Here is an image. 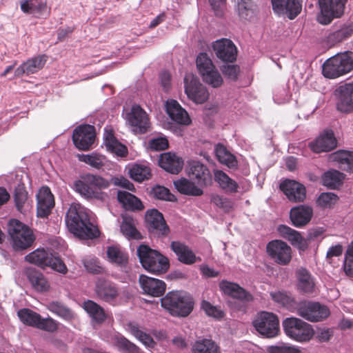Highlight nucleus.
<instances>
[{
    "mask_svg": "<svg viewBox=\"0 0 353 353\" xmlns=\"http://www.w3.org/2000/svg\"><path fill=\"white\" fill-rule=\"evenodd\" d=\"M69 231L80 239H94L99 236L98 228L90 221L85 210L80 205H72L65 216Z\"/></svg>",
    "mask_w": 353,
    "mask_h": 353,
    "instance_id": "1",
    "label": "nucleus"
},
{
    "mask_svg": "<svg viewBox=\"0 0 353 353\" xmlns=\"http://www.w3.org/2000/svg\"><path fill=\"white\" fill-rule=\"evenodd\" d=\"M110 182L102 176L90 173L81 176L73 183L74 190L82 197L90 200L103 201L105 194L101 191L110 185Z\"/></svg>",
    "mask_w": 353,
    "mask_h": 353,
    "instance_id": "2",
    "label": "nucleus"
},
{
    "mask_svg": "<svg viewBox=\"0 0 353 353\" xmlns=\"http://www.w3.org/2000/svg\"><path fill=\"white\" fill-rule=\"evenodd\" d=\"M161 306L172 316L186 317L193 310L192 297L182 291H172L161 299Z\"/></svg>",
    "mask_w": 353,
    "mask_h": 353,
    "instance_id": "3",
    "label": "nucleus"
},
{
    "mask_svg": "<svg viewBox=\"0 0 353 353\" xmlns=\"http://www.w3.org/2000/svg\"><path fill=\"white\" fill-rule=\"evenodd\" d=\"M137 255L142 266L148 272L159 274L166 272L169 269L168 259L146 245L139 246Z\"/></svg>",
    "mask_w": 353,
    "mask_h": 353,
    "instance_id": "4",
    "label": "nucleus"
},
{
    "mask_svg": "<svg viewBox=\"0 0 353 353\" xmlns=\"http://www.w3.org/2000/svg\"><path fill=\"white\" fill-rule=\"evenodd\" d=\"M353 70V59L348 52L336 54L322 65V73L328 79H336Z\"/></svg>",
    "mask_w": 353,
    "mask_h": 353,
    "instance_id": "5",
    "label": "nucleus"
},
{
    "mask_svg": "<svg viewBox=\"0 0 353 353\" xmlns=\"http://www.w3.org/2000/svg\"><path fill=\"white\" fill-rule=\"evenodd\" d=\"M25 259L28 263L38 265L41 268L50 267L53 270L63 274L68 272L66 265L60 258L54 256L44 248H38L29 253L25 256Z\"/></svg>",
    "mask_w": 353,
    "mask_h": 353,
    "instance_id": "6",
    "label": "nucleus"
},
{
    "mask_svg": "<svg viewBox=\"0 0 353 353\" xmlns=\"http://www.w3.org/2000/svg\"><path fill=\"white\" fill-rule=\"evenodd\" d=\"M8 233L15 250H23L30 247L35 240L32 231L26 225L17 220L9 222Z\"/></svg>",
    "mask_w": 353,
    "mask_h": 353,
    "instance_id": "7",
    "label": "nucleus"
},
{
    "mask_svg": "<svg viewBox=\"0 0 353 353\" xmlns=\"http://www.w3.org/2000/svg\"><path fill=\"white\" fill-rule=\"evenodd\" d=\"M196 64L203 81L213 88L220 87L223 82V78L205 52H201L196 59Z\"/></svg>",
    "mask_w": 353,
    "mask_h": 353,
    "instance_id": "8",
    "label": "nucleus"
},
{
    "mask_svg": "<svg viewBox=\"0 0 353 353\" xmlns=\"http://www.w3.org/2000/svg\"><path fill=\"white\" fill-rule=\"evenodd\" d=\"M347 0H318L320 12L317 21L323 25L330 24L335 18L341 17Z\"/></svg>",
    "mask_w": 353,
    "mask_h": 353,
    "instance_id": "9",
    "label": "nucleus"
},
{
    "mask_svg": "<svg viewBox=\"0 0 353 353\" xmlns=\"http://www.w3.org/2000/svg\"><path fill=\"white\" fill-rule=\"evenodd\" d=\"M253 325L259 334L268 338L276 336L279 331V319L276 315L272 312L259 313L254 320Z\"/></svg>",
    "mask_w": 353,
    "mask_h": 353,
    "instance_id": "10",
    "label": "nucleus"
},
{
    "mask_svg": "<svg viewBox=\"0 0 353 353\" xmlns=\"http://www.w3.org/2000/svg\"><path fill=\"white\" fill-rule=\"evenodd\" d=\"M285 333L289 337L297 341H306L309 340V326L302 320L290 317L283 322Z\"/></svg>",
    "mask_w": 353,
    "mask_h": 353,
    "instance_id": "11",
    "label": "nucleus"
},
{
    "mask_svg": "<svg viewBox=\"0 0 353 353\" xmlns=\"http://www.w3.org/2000/svg\"><path fill=\"white\" fill-rule=\"evenodd\" d=\"M189 178L199 186L205 187L212 182V175L208 167L199 161H190L186 168Z\"/></svg>",
    "mask_w": 353,
    "mask_h": 353,
    "instance_id": "12",
    "label": "nucleus"
},
{
    "mask_svg": "<svg viewBox=\"0 0 353 353\" xmlns=\"http://www.w3.org/2000/svg\"><path fill=\"white\" fill-rule=\"evenodd\" d=\"M126 120L135 133L143 134L150 128V120L145 111L139 105H134L126 114Z\"/></svg>",
    "mask_w": 353,
    "mask_h": 353,
    "instance_id": "13",
    "label": "nucleus"
},
{
    "mask_svg": "<svg viewBox=\"0 0 353 353\" xmlns=\"http://www.w3.org/2000/svg\"><path fill=\"white\" fill-rule=\"evenodd\" d=\"M267 252L279 265H288L292 259L291 248L281 240H274L268 243Z\"/></svg>",
    "mask_w": 353,
    "mask_h": 353,
    "instance_id": "14",
    "label": "nucleus"
},
{
    "mask_svg": "<svg viewBox=\"0 0 353 353\" xmlns=\"http://www.w3.org/2000/svg\"><path fill=\"white\" fill-rule=\"evenodd\" d=\"M94 292L97 296L101 301L112 303L119 297L120 289L110 280L99 279L95 283Z\"/></svg>",
    "mask_w": 353,
    "mask_h": 353,
    "instance_id": "15",
    "label": "nucleus"
},
{
    "mask_svg": "<svg viewBox=\"0 0 353 353\" xmlns=\"http://www.w3.org/2000/svg\"><path fill=\"white\" fill-rule=\"evenodd\" d=\"M185 92L188 97L198 104L203 103L208 99L209 93L207 88L199 81L194 77H186L184 79Z\"/></svg>",
    "mask_w": 353,
    "mask_h": 353,
    "instance_id": "16",
    "label": "nucleus"
},
{
    "mask_svg": "<svg viewBox=\"0 0 353 353\" xmlns=\"http://www.w3.org/2000/svg\"><path fill=\"white\" fill-rule=\"evenodd\" d=\"M94 128L90 125H83L75 128L72 134L74 145L81 150H88L94 141Z\"/></svg>",
    "mask_w": 353,
    "mask_h": 353,
    "instance_id": "17",
    "label": "nucleus"
},
{
    "mask_svg": "<svg viewBox=\"0 0 353 353\" xmlns=\"http://www.w3.org/2000/svg\"><path fill=\"white\" fill-rule=\"evenodd\" d=\"M279 188L290 201L302 202L306 197L305 187L295 180L283 179L279 185Z\"/></svg>",
    "mask_w": 353,
    "mask_h": 353,
    "instance_id": "18",
    "label": "nucleus"
},
{
    "mask_svg": "<svg viewBox=\"0 0 353 353\" xmlns=\"http://www.w3.org/2000/svg\"><path fill=\"white\" fill-rule=\"evenodd\" d=\"M145 222L149 232L158 236H166L170 232L163 214L156 209L146 212Z\"/></svg>",
    "mask_w": 353,
    "mask_h": 353,
    "instance_id": "19",
    "label": "nucleus"
},
{
    "mask_svg": "<svg viewBox=\"0 0 353 353\" xmlns=\"http://www.w3.org/2000/svg\"><path fill=\"white\" fill-rule=\"evenodd\" d=\"M336 108L344 113L353 112V82L341 85L336 90Z\"/></svg>",
    "mask_w": 353,
    "mask_h": 353,
    "instance_id": "20",
    "label": "nucleus"
},
{
    "mask_svg": "<svg viewBox=\"0 0 353 353\" xmlns=\"http://www.w3.org/2000/svg\"><path fill=\"white\" fill-rule=\"evenodd\" d=\"M272 8L277 14H286L294 19L302 10V0H272Z\"/></svg>",
    "mask_w": 353,
    "mask_h": 353,
    "instance_id": "21",
    "label": "nucleus"
},
{
    "mask_svg": "<svg viewBox=\"0 0 353 353\" xmlns=\"http://www.w3.org/2000/svg\"><path fill=\"white\" fill-rule=\"evenodd\" d=\"M37 216L41 218L47 217L54 206V196L50 188L47 186L42 187L37 194Z\"/></svg>",
    "mask_w": 353,
    "mask_h": 353,
    "instance_id": "22",
    "label": "nucleus"
},
{
    "mask_svg": "<svg viewBox=\"0 0 353 353\" xmlns=\"http://www.w3.org/2000/svg\"><path fill=\"white\" fill-rule=\"evenodd\" d=\"M212 48L216 57L225 62H233L236 60L237 50L232 41L222 39L216 41Z\"/></svg>",
    "mask_w": 353,
    "mask_h": 353,
    "instance_id": "23",
    "label": "nucleus"
},
{
    "mask_svg": "<svg viewBox=\"0 0 353 353\" xmlns=\"http://www.w3.org/2000/svg\"><path fill=\"white\" fill-rule=\"evenodd\" d=\"M139 281L143 293L151 296L159 297L165 291L166 285L161 280L141 274Z\"/></svg>",
    "mask_w": 353,
    "mask_h": 353,
    "instance_id": "24",
    "label": "nucleus"
},
{
    "mask_svg": "<svg viewBox=\"0 0 353 353\" xmlns=\"http://www.w3.org/2000/svg\"><path fill=\"white\" fill-rule=\"evenodd\" d=\"M170 248L176 254L179 261L183 264L192 265L201 261V258L197 257L191 248L184 243L178 241H172Z\"/></svg>",
    "mask_w": 353,
    "mask_h": 353,
    "instance_id": "25",
    "label": "nucleus"
},
{
    "mask_svg": "<svg viewBox=\"0 0 353 353\" xmlns=\"http://www.w3.org/2000/svg\"><path fill=\"white\" fill-rule=\"evenodd\" d=\"M165 110L170 119L174 122L183 125H188L190 123L191 119L189 114L177 101L174 99L167 100Z\"/></svg>",
    "mask_w": 353,
    "mask_h": 353,
    "instance_id": "26",
    "label": "nucleus"
},
{
    "mask_svg": "<svg viewBox=\"0 0 353 353\" xmlns=\"http://www.w3.org/2000/svg\"><path fill=\"white\" fill-rule=\"evenodd\" d=\"M337 141L331 130H324L313 143H310V149L316 153L329 152L336 147Z\"/></svg>",
    "mask_w": 353,
    "mask_h": 353,
    "instance_id": "27",
    "label": "nucleus"
},
{
    "mask_svg": "<svg viewBox=\"0 0 353 353\" xmlns=\"http://www.w3.org/2000/svg\"><path fill=\"white\" fill-rule=\"evenodd\" d=\"M221 290L225 294L241 301L250 302L253 300L252 295L235 283L222 281L219 283Z\"/></svg>",
    "mask_w": 353,
    "mask_h": 353,
    "instance_id": "28",
    "label": "nucleus"
},
{
    "mask_svg": "<svg viewBox=\"0 0 353 353\" xmlns=\"http://www.w3.org/2000/svg\"><path fill=\"white\" fill-rule=\"evenodd\" d=\"M278 232L282 237L289 241L293 246L296 247L299 250L304 251L307 249V241L298 231L285 225H280L278 227Z\"/></svg>",
    "mask_w": 353,
    "mask_h": 353,
    "instance_id": "29",
    "label": "nucleus"
},
{
    "mask_svg": "<svg viewBox=\"0 0 353 353\" xmlns=\"http://www.w3.org/2000/svg\"><path fill=\"white\" fill-rule=\"evenodd\" d=\"M46 62L45 55L32 58L19 65L15 70L14 74L16 77H21L23 74L29 75L36 73L44 66Z\"/></svg>",
    "mask_w": 353,
    "mask_h": 353,
    "instance_id": "30",
    "label": "nucleus"
},
{
    "mask_svg": "<svg viewBox=\"0 0 353 353\" xmlns=\"http://www.w3.org/2000/svg\"><path fill=\"white\" fill-rule=\"evenodd\" d=\"M159 165L172 174H178L183 168V159L170 152L163 153L159 158Z\"/></svg>",
    "mask_w": 353,
    "mask_h": 353,
    "instance_id": "31",
    "label": "nucleus"
},
{
    "mask_svg": "<svg viewBox=\"0 0 353 353\" xmlns=\"http://www.w3.org/2000/svg\"><path fill=\"white\" fill-rule=\"evenodd\" d=\"M26 275L32 288L37 292H47L50 284L44 275L38 270L30 268L27 269Z\"/></svg>",
    "mask_w": 353,
    "mask_h": 353,
    "instance_id": "32",
    "label": "nucleus"
},
{
    "mask_svg": "<svg viewBox=\"0 0 353 353\" xmlns=\"http://www.w3.org/2000/svg\"><path fill=\"white\" fill-rule=\"evenodd\" d=\"M175 188L181 194L191 196H201L203 194L202 187L195 184V182L190 179L181 178L174 181Z\"/></svg>",
    "mask_w": 353,
    "mask_h": 353,
    "instance_id": "33",
    "label": "nucleus"
},
{
    "mask_svg": "<svg viewBox=\"0 0 353 353\" xmlns=\"http://www.w3.org/2000/svg\"><path fill=\"white\" fill-rule=\"evenodd\" d=\"M120 230L123 235L129 240H138L142 238L141 233L136 228L135 220L130 216H122Z\"/></svg>",
    "mask_w": 353,
    "mask_h": 353,
    "instance_id": "34",
    "label": "nucleus"
},
{
    "mask_svg": "<svg viewBox=\"0 0 353 353\" xmlns=\"http://www.w3.org/2000/svg\"><path fill=\"white\" fill-rule=\"evenodd\" d=\"M117 199L123 207L128 210H141L144 208L139 199L126 191H118Z\"/></svg>",
    "mask_w": 353,
    "mask_h": 353,
    "instance_id": "35",
    "label": "nucleus"
},
{
    "mask_svg": "<svg viewBox=\"0 0 353 353\" xmlns=\"http://www.w3.org/2000/svg\"><path fill=\"white\" fill-rule=\"evenodd\" d=\"M104 143L108 150L117 156L125 157L127 154V148L114 137L112 130L106 128L104 132Z\"/></svg>",
    "mask_w": 353,
    "mask_h": 353,
    "instance_id": "36",
    "label": "nucleus"
},
{
    "mask_svg": "<svg viewBox=\"0 0 353 353\" xmlns=\"http://www.w3.org/2000/svg\"><path fill=\"white\" fill-rule=\"evenodd\" d=\"M107 256L108 260L119 266L123 271L127 272V264L128 262V254L123 252L117 246H110L107 249Z\"/></svg>",
    "mask_w": 353,
    "mask_h": 353,
    "instance_id": "37",
    "label": "nucleus"
},
{
    "mask_svg": "<svg viewBox=\"0 0 353 353\" xmlns=\"http://www.w3.org/2000/svg\"><path fill=\"white\" fill-rule=\"evenodd\" d=\"M352 34L353 26L343 25L341 28L330 32L327 37V41L330 45L335 46L347 39Z\"/></svg>",
    "mask_w": 353,
    "mask_h": 353,
    "instance_id": "38",
    "label": "nucleus"
},
{
    "mask_svg": "<svg viewBox=\"0 0 353 353\" xmlns=\"http://www.w3.org/2000/svg\"><path fill=\"white\" fill-rule=\"evenodd\" d=\"M290 219L295 227H302L309 222V206L299 205L291 209Z\"/></svg>",
    "mask_w": 353,
    "mask_h": 353,
    "instance_id": "39",
    "label": "nucleus"
},
{
    "mask_svg": "<svg viewBox=\"0 0 353 353\" xmlns=\"http://www.w3.org/2000/svg\"><path fill=\"white\" fill-rule=\"evenodd\" d=\"M83 308L96 323H102L106 315L104 310L99 304L91 300H88L83 303Z\"/></svg>",
    "mask_w": 353,
    "mask_h": 353,
    "instance_id": "40",
    "label": "nucleus"
},
{
    "mask_svg": "<svg viewBox=\"0 0 353 353\" xmlns=\"http://www.w3.org/2000/svg\"><path fill=\"white\" fill-rule=\"evenodd\" d=\"M192 353H221L217 344L211 339H203L194 342L192 347Z\"/></svg>",
    "mask_w": 353,
    "mask_h": 353,
    "instance_id": "41",
    "label": "nucleus"
},
{
    "mask_svg": "<svg viewBox=\"0 0 353 353\" xmlns=\"http://www.w3.org/2000/svg\"><path fill=\"white\" fill-rule=\"evenodd\" d=\"M214 180L225 191L229 192H237V189L239 188L237 183L230 178L224 172L221 170H215Z\"/></svg>",
    "mask_w": 353,
    "mask_h": 353,
    "instance_id": "42",
    "label": "nucleus"
},
{
    "mask_svg": "<svg viewBox=\"0 0 353 353\" xmlns=\"http://www.w3.org/2000/svg\"><path fill=\"white\" fill-rule=\"evenodd\" d=\"M215 154L220 163L227 165L228 168H234L237 166L236 157L231 154L224 145L221 144L216 145L215 148Z\"/></svg>",
    "mask_w": 353,
    "mask_h": 353,
    "instance_id": "43",
    "label": "nucleus"
},
{
    "mask_svg": "<svg viewBox=\"0 0 353 353\" xmlns=\"http://www.w3.org/2000/svg\"><path fill=\"white\" fill-rule=\"evenodd\" d=\"M330 314V309L326 305L319 302H310V322L324 321Z\"/></svg>",
    "mask_w": 353,
    "mask_h": 353,
    "instance_id": "44",
    "label": "nucleus"
},
{
    "mask_svg": "<svg viewBox=\"0 0 353 353\" xmlns=\"http://www.w3.org/2000/svg\"><path fill=\"white\" fill-rule=\"evenodd\" d=\"M47 308L51 312L66 321H70L74 318V313L66 305L59 301H52L47 305Z\"/></svg>",
    "mask_w": 353,
    "mask_h": 353,
    "instance_id": "45",
    "label": "nucleus"
},
{
    "mask_svg": "<svg viewBox=\"0 0 353 353\" xmlns=\"http://www.w3.org/2000/svg\"><path fill=\"white\" fill-rule=\"evenodd\" d=\"M344 174L336 170H331L324 173L322 177L323 185L330 189L338 188L343 183Z\"/></svg>",
    "mask_w": 353,
    "mask_h": 353,
    "instance_id": "46",
    "label": "nucleus"
},
{
    "mask_svg": "<svg viewBox=\"0 0 353 353\" xmlns=\"http://www.w3.org/2000/svg\"><path fill=\"white\" fill-rule=\"evenodd\" d=\"M128 330L146 347H153L155 345L152 337L149 334L141 330L137 325L132 323H128Z\"/></svg>",
    "mask_w": 353,
    "mask_h": 353,
    "instance_id": "47",
    "label": "nucleus"
},
{
    "mask_svg": "<svg viewBox=\"0 0 353 353\" xmlns=\"http://www.w3.org/2000/svg\"><path fill=\"white\" fill-rule=\"evenodd\" d=\"M130 177L138 182L148 180L151 176L150 168L143 164H134L129 170Z\"/></svg>",
    "mask_w": 353,
    "mask_h": 353,
    "instance_id": "48",
    "label": "nucleus"
},
{
    "mask_svg": "<svg viewBox=\"0 0 353 353\" xmlns=\"http://www.w3.org/2000/svg\"><path fill=\"white\" fill-rule=\"evenodd\" d=\"M237 9L240 17L250 19L254 16L256 6L252 0H237Z\"/></svg>",
    "mask_w": 353,
    "mask_h": 353,
    "instance_id": "49",
    "label": "nucleus"
},
{
    "mask_svg": "<svg viewBox=\"0 0 353 353\" xmlns=\"http://www.w3.org/2000/svg\"><path fill=\"white\" fill-rule=\"evenodd\" d=\"M114 343L121 353H139V347L123 336H115Z\"/></svg>",
    "mask_w": 353,
    "mask_h": 353,
    "instance_id": "50",
    "label": "nucleus"
},
{
    "mask_svg": "<svg viewBox=\"0 0 353 353\" xmlns=\"http://www.w3.org/2000/svg\"><path fill=\"white\" fill-rule=\"evenodd\" d=\"M17 315L24 324L36 327L39 322L40 314L28 308H23L17 312Z\"/></svg>",
    "mask_w": 353,
    "mask_h": 353,
    "instance_id": "51",
    "label": "nucleus"
},
{
    "mask_svg": "<svg viewBox=\"0 0 353 353\" xmlns=\"http://www.w3.org/2000/svg\"><path fill=\"white\" fill-rule=\"evenodd\" d=\"M350 152L345 150H338L329 154L328 160L330 162L338 163L339 168L343 170L350 168L348 165V160Z\"/></svg>",
    "mask_w": 353,
    "mask_h": 353,
    "instance_id": "52",
    "label": "nucleus"
},
{
    "mask_svg": "<svg viewBox=\"0 0 353 353\" xmlns=\"http://www.w3.org/2000/svg\"><path fill=\"white\" fill-rule=\"evenodd\" d=\"M296 289L301 294H306L309 292V272L305 268H301L296 272Z\"/></svg>",
    "mask_w": 353,
    "mask_h": 353,
    "instance_id": "53",
    "label": "nucleus"
},
{
    "mask_svg": "<svg viewBox=\"0 0 353 353\" xmlns=\"http://www.w3.org/2000/svg\"><path fill=\"white\" fill-rule=\"evenodd\" d=\"M78 158L80 161L85 163L97 169H99L104 165L105 157L97 153L79 154L78 155Z\"/></svg>",
    "mask_w": 353,
    "mask_h": 353,
    "instance_id": "54",
    "label": "nucleus"
},
{
    "mask_svg": "<svg viewBox=\"0 0 353 353\" xmlns=\"http://www.w3.org/2000/svg\"><path fill=\"white\" fill-rule=\"evenodd\" d=\"M270 295L274 301L282 305L285 307L290 308L294 303V299L287 292H271Z\"/></svg>",
    "mask_w": 353,
    "mask_h": 353,
    "instance_id": "55",
    "label": "nucleus"
},
{
    "mask_svg": "<svg viewBox=\"0 0 353 353\" xmlns=\"http://www.w3.org/2000/svg\"><path fill=\"white\" fill-rule=\"evenodd\" d=\"M20 6L22 12L27 14L39 12L46 7V4L39 0H21Z\"/></svg>",
    "mask_w": 353,
    "mask_h": 353,
    "instance_id": "56",
    "label": "nucleus"
},
{
    "mask_svg": "<svg viewBox=\"0 0 353 353\" xmlns=\"http://www.w3.org/2000/svg\"><path fill=\"white\" fill-rule=\"evenodd\" d=\"M151 195L155 199L174 201L176 200L174 195L171 194L168 189L163 186L157 185L154 187L150 192Z\"/></svg>",
    "mask_w": 353,
    "mask_h": 353,
    "instance_id": "57",
    "label": "nucleus"
},
{
    "mask_svg": "<svg viewBox=\"0 0 353 353\" xmlns=\"http://www.w3.org/2000/svg\"><path fill=\"white\" fill-rule=\"evenodd\" d=\"M28 199V193L23 184L18 185L14 190V199L15 205L19 211H21Z\"/></svg>",
    "mask_w": 353,
    "mask_h": 353,
    "instance_id": "58",
    "label": "nucleus"
},
{
    "mask_svg": "<svg viewBox=\"0 0 353 353\" xmlns=\"http://www.w3.org/2000/svg\"><path fill=\"white\" fill-rule=\"evenodd\" d=\"M201 308L208 316L221 319L224 316V312L221 309L212 305L207 301L204 300L201 302Z\"/></svg>",
    "mask_w": 353,
    "mask_h": 353,
    "instance_id": "59",
    "label": "nucleus"
},
{
    "mask_svg": "<svg viewBox=\"0 0 353 353\" xmlns=\"http://www.w3.org/2000/svg\"><path fill=\"white\" fill-rule=\"evenodd\" d=\"M338 199V196L332 192H323L317 199V204L323 208H330Z\"/></svg>",
    "mask_w": 353,
    "mask_h": 353,
    "instance_id": "60",
    "label": "nucleus"
},
{
    "mask_svg": "<svg viewBox=\"0 0 353 353\" xmlns=\"http://www.w3.org/2000/svg\"><path fill=\"white\" fill-rule=\"evenodd\" d=\"M36 327L47 332H53L58 329V325L57 321L53 319H41V316H40Z\"/></svg>",
    "mask_w": 353,
    "mask_h": 353,
    "instance_id": "61",
    "label": "nucleus"
},
{
    "mask_svg": "<svg viewBox=\"0 0 353 353\" xmlns=\"http://www.w3.org/2000/svg\"><path fill=\"white\" fill-rule=\"evenodd\" d=\"M212 202L225 212H229L234 205L231 199L219 195L214 196L212 198Z\"/></svg>",
    "mask_w": 353,
    "mask_h": 353,
    "instance_id": "62",
    "label": "nucleus"
},
{
    "mask_svg": "<svg viewBox=\"0 0 353 353\" xmlns=\"http://www.w3.org/2000/svg\"><path fill=\"white\" fill-rule=\"evenodd\" d=\"M83 264L86 270L93 274H100L103 272V268L96 259H86L83 260Z\"/></svg>",
    "mask_w": 353,
    "mask_h": 353,
    "instance_id": "63",
    "label": "nucleus"
},
{
    "mask_svg": "<svg viewBox=\"0 0 353 353\" xmlns=\"http://www.w3.org/2000/svg\"><path fill=\"white\" fill-rule=\"evenodd\" d=\"M269 353H299V350L287 344L271 346L268 348Z\"/></svg>",
    "mask_w": 353,
    "mask_h": 353,
    "instance_id": "64",
    "label": "nucleus"
}]
</instances>
